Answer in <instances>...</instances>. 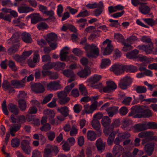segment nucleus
<instances>
[{
  "instance_id": "obj_41",
  "label": "nucleus",
  "mask_w": 157,
  "mask_h": 157,
  "mask_svg": "<svg viewBox=\"0 0 157 157\" xmlns=\"http://www.w3.org/2000/svg\"><path fill=\"white\" fill-rule=\"evenodd\" d=\"M44 151V157H52V151L49 145L45 148Z\"/></svg>"
},
{
  "instance_id": "obj_19",
  "label": "nucleus",
  "mask_w": 157,
  "mask_h": 157,
  "mask_svg": "<svg viewBox=\"0 0 157 157\" xmlns=\"http://www.w3.org/2000/svg\"><path fill=\"white\" fill-rule=\"evenodd\" d=\"M8 108L9 111L13 113V114L17 115L19 112L17 105L12 103H9L8 105Z\"/></svg>"
},
{
  "instance_id": "obj_37",
  "label": "nucleus",
  "mask_w": 157,
  "mask_h": 157,
  "mask_svg": "<svg viewBox=\"0 0 157 157\" xmlns=\"http://www.w3.org/2000/svg\"><path fill=\"white\" fill-rule=\"evenodd\" d=\"M37 28L40 30H44L48 28V26L45 22H41L37 25Z\"/></svg>"
},
{
  "instance_id": "obj_60",
  "label": "nucleus",
  "mask_w": 157,
  "mask_h": 157,
  "mask_svg": "<svg viewBox=\"0 0 157 157\" xmlns=\"http://www.w3.org/2000/svg\"><path fill=\"white\" fill-rule=\"evenodd\" d=\"M82 109V106L80 105L77 104L75 105L73 107L74 112L77 113H79Z\"/></svg>"
},
{
  "instance_id": "obj_34",
  "label": "nucleus",
  "mask_w": 157,
  "mask_h": 157,
  "mask_svg": "<svg viewBox=\"0 0 157 157\" xmlns=\"http://www.w3.org/2000/svg\"><path fill=\"white\" fill-rule=\"evenodd\" d=\"M140 12L143 14H148L151 10L150 7L147 6L141 5L139 7Z\"/></svg>"
},
{
  "instance_id": "obj_8",
  "label": "nucleus",
  "mask_w": 157,
  "mask_h": 157,
  "mask_svg": "<svg viewBox=\"0 0 157 157\" xmlns=\"http://www.w3.org/2000/svg\"><path fill=\"white\" fill-rule=\"evenodd\" d=\"M124 149L120 145H115L113 149V154L115 157H120L124 152Z\"/></svg>"
},
{
  "instance_id": "obj_11",
  "label": "nucleus",
  "mask_w": 157,
  "mask_h": 157,
  "mask_svg": "<svg viewBox=\"0 0 157 157\" xmlns=\"http://www.w3.org/2000/svg\"><path fill=\"white\" fill-rule=\"evenodd\" d=\"M144 109V107L143 106H133L131 108V112L128 113V116H132L136 113H142Z\"/></svg>"
},
{
  "instance_id": "obj_59",
  "label": "nucleus",
  "mask_w": 157,
  "mask_h": 157,
  "mask_svg": "<svg viewBox=\"0 0 157 157\" xmlns=\"http://www.w3.org/2000/svg\"><path fill=\"white\" fill-rule=\"evenodd\" d=\"M79 89L80 91L81 94L83 95L86 96L88 94L86 87L84 86L83 85H80Z\"/></svg>"
},
{
  "instance_id": "obj_21",
  "label": "nucleus",
  "mask_w": 157,
  "mask_h": 157,
  "mask_svg": "<svg viewBox=\"0 0 157 157\" xmlns=\"http://www.w3.org/2000/svg\"><path fill=\"white\" fill-rule=\"evenodd\" d=\"M139 51L137 49H135L130 52H128L126 55V57L129 59H136L138 57L137 55Z\"/></svg>"
},
{
  "instance_id": "obj_45",
  "label": "nucleus",
  "mask_w": 157,
  "mask_h": 157,
  "mask_svg": "<svg viewBox=\"0 0 157 157\" xmlns=\"http://www.w3.org/2000/svg\"><path fill=\"white\" fill-rule=\"evenodd\" d=\"M111 61L109 59H103L102 60V63L100 66L102 68L106 67L110 65Z\"/></svg>"
},
{
  "instance_id": "obj_22",
  "label": "nucleus",
  "mask_w": 157,
  "mask_h": 157,
  "mask_svg": "<svg viewBox=\"0 0 157 157\" xmlns=\"http://www.w3.org/2000/svg\"><path fill=\"white\" fill-rule=\"evenodd\" d=\"M101 78V75H94L93 77L89 78L88 80L89 81L90 84H95L97 83Z\"/></svg>"
},
{
  "instance_id": "obj_36",
  "label": "nucleus",
  "mask_w": 157,
  "mask_h": 157,
  "mask_svg": "<svg viewBox=\"0 0 157 157\" xmlns=\"http://www.w3.org/2000/svg\"><path fill=\"white\" fill-rule=\"evenodd\" d=\"M146 48L145 50V52L147 54L153 53L154 51L153 49L154 48L153 45L152 43H148V45H146Z\"/></svg>"
},
{
  "instance_id": "obj_50",
  "label": "nucleus",
  "mask_w": 157,
  "mask_h": 157,
  "mask_svg": "<svg viewBox=\"0 0 157 157\" xmlns=\"http://www.w3.org/2000/svg\"><path fill=\"white\" fill-rule=\"evenodd\" d=\"M132 124V121L128 119H124V120L123 123V126L124 129H125V128L131 125Z\"/></svg>"
},
{
  "instance_id": "obj_64",
  "label": "nucleus",
  "mask_w": 157,
  "mask_h": 157,
  "mask_svg": "<svg viewBox=\"0 0 157 157\" xmlns=\"http://www.w3.org/2000/svg\"><path fill=\"white\" fill-rule=\"evenodd\" d=\"M48 139L50 141H52L56 137V134L53 132H50L47 133Z\"/></svg>"
},
{
  "instance_id": "obj_26",
  "label": "nucleus",
  "mask_w": 157,
  "mask_h": 157,
  "mask_svg": "<svg viewBox=\"0 0 157 157\" xmlns=\"http://www.w3.org/2000/svg\"><path fill=\"white\" fill-rule=\"evenodd\" d=\"M123 68L125 71L131 73H135L138 71V68L132 65H124Z\"/></svg>"
},
{
  "instance_id": "obj_54",
  "label": "nucleus",
  "mask_w": 157,
  "mask_h": 157,
  "mask_svg": "<svg viewBox=\"0 0 157 157\" xmlns=\"http://www.w3.org/2000/svg\"><path fill=\"white\" fill-rule=\"evenodd\" d=\"M59 99V103L61 105H63L68 103L70 99L69 97H67Z\"/></svg>"
},
{
  "instance_id": "obj_42",
  "label": "nucleus",
  "mask_w": 157,
  "mask_h": 157,
  "mask_svg": "<svg viewBox=\"0 0 157 157\" xmlns=\"http://www.w3.org/2000/svg\"><path fill=\"white\" fill-rule=\"evenodd\" d=\"M106 83L112 92L114 91L117 87V85L113 81H107Z\"/></svg>"
},
{
  "instance_id": "obj_10",
  "label": "nucleus",
  "mask_w": 157,
  "mask_h": 157,
  "mask_svg": "<svg viewBox=\"0 0 157 157\" xmlns=\"http://www.w3.org/2000/svg\"><path fill=\"white\" fill-rule=\"evenodd\" d=\"M91 73L90 69L88 66H85L83 69L78 72L77 75L81 78H86Z\"/></svg>"
},
{
  "instance_id": "obj_40",
  "label": "nucleus",
  "mask_w": 157,
  "mask_h": 157,
  "mask_svg": "<svg viewBox=\"0 0 157 157\" xmlns=\"http://www.w3.org/2000/svg\"><path fill=\"white\" fill-rule=\"evenodd\" d=\"M116 133H113L110 134L107 139V144L111 146L114 142V139Z\"/></svg>"
},
{
  "instance_id": "obj_49",
  "label": "nucleus",
  "mask_w": 157,
  "mask_h": 157,
  "mask_svg": "<svg viewBox=\"0 0 157 157\" xmlns=\"http://www.w3.org/2000/svg\"><path fill=\"white\" fill-rule=\"evenodd\" d=\"M144 118H149L152 116V113L149 109H144L143 113Z\"/></svg>"
},
{
  "instance_id": "obj_20",
  "label": "nucleus",
  "mask_w": 157,
  "mask_h": 157,
  "mask_svg": "<svg viewBox=\"0 0 157 157\" xmlns=\"http://www.w3.org/2000/svg\"><path fill=\"white\" fill-rule=\"evenodd\" d=\"M10 84L11 85L16 88L21 87L24 86L23 81L16 79L12 80L10 82Z\"/></svg>"
},
{
  "instance_id": "obj_31",
  "label": "nucleus",
  "mask_w": 157,
  "mask_h": 157,
  "mask_svg": "<svg viewBox=\"0 0 157 157\" xmlns=\"http://www.w3.org/2000/svg\"><path fill=\"white\" fill-rule=\"evenodd\" d=\"M113 50V46L111 44H108L105 49L103 52V55H108L110 54Z\"/></svg>"
},
{
  "instance_id": "obj_56",
  "label": "nucleus",
  "mask_w": 157,
  "mask_h": 157,
  "mask_svg": "<svg viewBox=\"0 0 157 157\" xmlns=\"http://www.w3.org/2000/svg\"><path fill=\"white\" fill-rule=\"evenodd\" d=\"M20 143L19 140L18 138L13 139L11 140V145L13 147H18Z\"/></svg>"
},
{
  "instance_id": "obj_35",
  "label": "nucleus",
  "mask_w": 157,
  "mask_h": 157,
  "mask_svg": "<svg viewBox=\"0 0 157 157\" xmlns=\"http://www.w3.org/2000/svg\"><path fill=\"white\" fill-rule=\"evenodd\" d=\"M55 63L50 61L44 64L42 67V68L44 70H50L56 66Z\"/></svg>"
},
{
  "instance_id": "obj_12",
  "label": "nucleus",
  "mask_w": 157,
  "mask_h": 157,
  "mask_svg": "<svg viewBox=\"0 0 157 157\" xmlns=\"http://www.w3.org/2000/svg\"><path fill=\"white\" fill-rule=\"evenodd\" d=\"M28 18L31 17V23L33 24H36L39 22L43 20L39 13H33L28 16Z\"/></svg>"
},
{
  "instance_id": "obj_30",
  "label": "nucleus",
  "mask_w": 157,
  "mask_h": 157,
  "mask_svg": "<svg viewBox=\"0 0 157 157\" xmlns=\"http://www.w3.org/2000/svg\"><path fill=\"white\" fill-rule=\"evenodd\" d=\"M114 128L111 124L109 125L108 126L104 128L103 131L104 132L106 136H108L109 134L113 133H116L113 132Z\"/></svg>"
},
{
  "instance_id": "obj_15",
  "label": "nucleus",
  "mask_w": 157,
  "mask_h": 157,
  "mask_svg": "<svg viewBox=\"0 0 157 157\" xmlns=\"http://www.w3.org/2000/svg\"><path fill=\"white\" fill-rule=\"evenodd\" d=\"M119 107L116 106H113L107 108L106 111L109 116V117H112L118 112Z\"/></svg>"
},
{
  "instance_id": "obj_51",
  "label": "nucleus",
  "mask_w": 157,
  "mask_h": 157,
  "mask_svg": "<svg viewBox=\"0 0 157 157\" xmlns=\"http://www.w3.org/2000/svg\"><path fill=\"white\" fill-rule=\"evenodd\" d=\"M8 64L9 67L12 70L14 71H17V68L16 67L15 63L13 61L11 60L9 61Z\"/></svg>"
},
{
  "instance_id": "obj_23",
  "label": "nucleus",
  "mask_w": 157,
  "mask_h": 157,
  "mask_svg": "<svg viewBox=\"0 0 157 157\" xmlns=\"http://www.w3.org/2000/svg\"><path fill=\"white\" fill-rule=\"evenodd\" d=\"M136 130L138 132H141L147 129V124H136L134 126Z\"/></svg>"
},
{
  "instance_id": "obj_52",
  "label": "nucleus",
  "mask_w": 157,
  "mask_h": 157,
  "mask_svg": "<svg viewBox=\"0 0 157 157\" xmlns=\"http://www.w3.org/2000/svg\"><path fill=\"white\" fill-rule=\"evenodd\" d=\"M42 125L43 126L40 128V130L42 131L47 132L51 129V126L48 123Z\"/></svg>"
},
{
  "instance_id": "obj_13",
  "label": "nucleus",
  "mask_w": 157,
  "mask_h": 157,
  "mask_svg": "<svg viewBox=\"0 0 157 157\" xmlns=\"http://www.w3.org/2000/svg\"><path fill=\"white\" fill-rule=\"evenodd\" d=\"M106 144V143L103 142L101 138H98L96 143V146L98 151L100 152L104 151L105 150Z\"/></svg>"
},
{
  "instance_id": "obj_4",
  "label": "nucleus",
  "mask_w": 157,
  "mask_h": 157,
  "mask_svg": "<svg viewBox=\"0 0 157 157\" xmlns=\"http://www.w3.org/2000/svg\"><path fill=\"white\" fill-rule=\"evenodd\" d=\"M44 86L42 83H36L32 85L31 86L32 90L36 93H41L45 91Z\"/></svg>"
},
{
  "instance_id": "obj_27",
  "label": "nucleus",
  "mask_w": 157,
  "mask_h": 157,
  "mask_svg": "<svg viewBox=\"0 0 157 157\" xmlns=\"http://www.w3.org/2000/svg\"><path fill=\"white\" fill-rule=\"evenodd\" d=\"M87 139L91 141L94 140L97 138V132H95L94 131L89 130L87 132Z\"/></svg>"
},
{
  "instance_id": "obj_39",
  "label": "nucleus",
  "mask_w": 157,
  "mask_h": 157,
  "mask_svg": "<svg viewBox=\"0 0 157 157\" xmlns=\"http://www.w3.org/2000/svg\"><path fill=\"white\" fill-rule=\"evenodd\" d=\"M56 66L55 69L56 70L59 71L65 68L66 64L64 63L57 62L55 63Z\"/></svg>"
},
{
  "instance_id": "obj_28",
  "label": "nucleus",
  "mask_w": 157,
  "mask_h": 157,
  "mask_svg": "<svg viewBox=\"0 0 157 157\" xmlns=\"http://www.w3.org/2000/svg\"><path fill=\"white\" fill-rule=\"evenodd\" d=\"M33 9L28 6H22L18 8V11L20 13H28L30 11H33Z\"/></svg>"
},
{
  "instance_id": "obj_18",
  "label": "nucleus",
  "mask_w": 157,
  "mask_h": 157,
  "mask_svg": "<svg viewBox=\"0 0 157 157\" xmlns=\"http://www.w3.org/2000/svg\"><path fill=\"white\" fill-rule=\"evenodd\" d=\"M57 39V36L55 33H51L46 35L45 39L47 43L56 41Z\"/></svg>"
},
{
  "instance_id": "obj_57",
  "label": "nucleus",
  "mask_w": 157,
  "mask_h": 157,
  "mask_svg": "<svg viewBox=\"0 0 157 157\" xmlns=\"http://www.w3.org/2000/svg\"><path fill=\"white\" fill-rule=\"evenodd\" d=\"M143 20L146 23L151 27L155 25L154 20L152 18H144Z\"/></svg>"
},
{
  "instance_id": "obj_33",
  "label": "nucleus",
  "mask_w": 157,
  "mask_h": 157,
  "mask_svg": "<svg viewBox=\"0 0 157 157\" xmlns=\"http://www.w3.org/2000/svg\"><path fill=\"white\" fill-rule=\"evenodd\" d=\"M58 111L60 112L64 117L69 116L68 108L66 106L61 107L60 108L58 109Z\"/></svg>"
},
{
  "instance_id": "obj_48",
  "label": "nucleus",
  "mask_w": 157,
  "mask_h": 157,
  "mask_svg": "<svg viewBox=\"0 0 157 157\" xmlns=\"http://www.w3.org/2000/svg\"><path fill=\"white\" fill-rule=\"evenodd\" d=\"M115 37L117 41L121 42L122 44H124L125 42V39L123 36L120 33L117 34L115 36Z\"/></svg>"
},
{
  "instance_id": "obj_46",
  "label": "nucleus",
  "mask_w": 157,
  "mask_h": 157,
  "mask_svg": "<svg viewBox=\"0 0 157 157\" xmlns=\"http://www.w3.org/2000/svg\"><path fill=\"white\" fill-rule=\"evenodd\" d=\"M147 129H157V124L155 122H151L147 123Z\"/></svg>"
},
{
  "instance_id": "obj_61",
  "label": "nucleus",
  "mask_w": 157,
  "mask_h": 157,
  "mask_svg": "<svg viewBox=\"0 0 157 157\" xmlns=\"http://www.w3.org/2000/svg\"><path fill=\"white\" fill-rule=\"evenodd\" d=\"M32 157H42V155L40 151L37 149L33 151Z\"/></svg>"
},
{
  "instance_id": "obj_44",
  "label": "nucleus",
  "mask_w": 157,
  "mask_h": 157,
  "mask_svg": "<svg viewBox=\"0 0 157 157\" xmlns=\"http://www.w3.org/2000/svg\"><path fill=\"white\" fill-rule=\"evenodd\" d=\"M109 21L111 23L109 25V26L111 27L117 28L120 26L121 25L117 20H113L112 19H109Z\"/></svg>"
},
{
  "instance_id": "obj_9",
  "label": "nucleus",
  "mask_w": 157,
  "mask_h": 157,
  "mask_svg": "<svg viewBox=\"0 0 157 157\" xmlns=\"http://www.w3.org/2000/svg\"><path fill=\"white\" fill-rule=\"evenodd\" d=\"M123 68H124L123 65L115 64L111 67V71L116 75H119L125 71V69Z\"/></svg>"
},
{
  "instance_id": "obj_7",
  "label": "nucleus",
  "mask_w": 157,
  "mask_h": 157,
  "mask_svg": "<svg viewBox=\"0 0 157 157\" xmlns=\"http://www.w3.org/2000/svg\"><path fill=\"white\" fill-rule=\"evenodd\" d=\"M20 147L25 153L28 155L30 154L31 152V147L27 140H22L21 144Z\"/></svg>"
},
{
  "instance_id": "obj_24",
  "label": "nucleus",
  "mask_w": 157,
  "mask_h": 157,
  "mask_svg": "<svg viewBox=\"0 0 157 157\" xmlns=\"http://www.w3.org/2000/svg\"><path fill=\"white\" fill-rule=\"evenodd\" d=\"M44 115L47 118L48 117L50 120L51 119H53L55 116V113L53 110L49 109H46L44 111Z\"/></svg>"
},
{
  "instance_id": "obj_16",
  "label": "nucleus",
  "mask_w": 157,
  "mask_h": 157,
  "mask_svg": "<svg viewBox=\"0 0 157 157\" xmlns=\"http://www.w3.org/2000/svg\"><path fill=\"white\" fill-rule=\"evenodd\" d=\"M22 40L27 44L31 43L33 41L31 35L29 33L25 32L21 34Z\"/></svg>"
},
{
  "instance_id": "obj_25",
  "label": "nucleus",
  "mask_w": 157,
  "mask_h": 157,
  "mask_svg": "<svg viewBox=\"0 0 157 157\" xmlns=\"http://www.w3.org/2000/svg\"><path fill=\"white\" fill-rule=\"evenodd\" d=\"M154 135L153 132L152 131H145L140 133L138 134V137L143 138L145 137L152 136Z\"/></svg>"
},
{
  "instance_id": "obj_63",
  "label": "nucleus",
  "mask_w": 157,
  "mask_h": 157,
  "mask_svg": "<svg viewBox=\"0 0 157 157\" xmlns=\"http://www.w3.org/2000/svg\"><path fill=\"white\" fill-rule=\"evenodd\" d=\"M11 86V84L7 80L3 81L2 84V88L5 91H6Z\"/></svg>"
},
{
  "instance_id": "obj_3",
  "label": "nucleus",
  "mask_w": 157,
  "mask_h": 157,
  "mask_svg": "<svg viewBox=\"0 0 157 157\" xmlns=\"http://www.w3.org/2000/svg\"><path fill=\"white\" fill-rule=\"evenodd\" d=\"M42 83L44 86H45V87H47L48 90H57L62 88L61 85L57 81H51L49 83L43 82Z\"/></svg>"
},
{
  "instance_id": "obj_58",
  "label": "nucleus",
  "mask_w": 157,
  "mask_h": 157,
  "mask_svg": "<svg viewBox=\"0 0 157 157\" xmlns=\"http://www.w3.org/2000/svg\"><path fill=\"white\" fill-rule=\"evenodd\" d=\"M21 127V125L20 124H14L13 126L10 128V130H11L12 132H14V133H15L20 129Z\"/></svg>"
},
{
  "instance_id": "obj_5",
  "label": "nucleus",
  "mask_w": 157,
  "mask_h": 157,
  "mask_svg": "<svg viewBox=\"0 0 157 157\" xmlns=\"http://www.w3.org/2000/svg\"><path fill=\"white\" fill-rule=\"evenodd\" d=\"M92 127L96 131L98 137L100 136L102 133V131L101 129V124L99 120L94 119L91 121Z\"/></svg>"
},
{
  "instance_id": "obj_29",
  "label": "nucleus",
  "mask_w": 157,
  "mask_h": 157,
  "mask_svg": "<svg viewBox=\"0 0 157 157\" xmlns=\"http://www.w3.org/2000/svg\"><path fill=\"white\" fill-rule=\"evenodd\" d=\"M17 101L19 108L21 111H25L27 106L26 101L25 100H18Z\"/></svg>"
},
{
  "instance_id": "obj_17",
  "label": "nucleus",
  "mask_w": 157,
  "mask_h": 157,
  "mask_svg": "<svg viewBox=\"0 0 157 157\" xmlns=\"http://www.w3.org/2000/svg\"><path fill=\"white\" fill-rule=\"evenodd\" d=\"M20 43L14 44L10 47L7 50V52L9 55H11L17 52L19 49Z\"/></svg>"
},
{
  "instance_id": "obj_62",
  "label": "nucleus",
  "mask_w": 157,
  "mask_h": 157,
  "mask_svg": "<svg viewBox=\"0 0 157 157\" xmlns=\"http://www.w3.org/2000/svg\"><path fill=\"white\" fill-rule=\"evenodd\" d=\"M17 97L19 100H25L27 97V94L24 91H20L18 94Z\"/></svg>"
},
{
  "instance_id": "obj_6",
  "label": "nucleus",
  "mask_w": 157,
  "mask_h": 157,
  "mask_svg": "<svg viewBox=\"0 0 157 157\" xmlns=\"http://www.w3.org/2000/svg\"><path fill=\"white\" fill-rule=\"evenodd\" d=\"M63 73L65 76L69 78L67 80L68 83H71L75 80L76 75L72 70L65 69L63 71Z\"/></svg>"
},
{
  "instance_id": "obj_38",
  "label": "nucleus",
  "mask_w": 157,
  "mask_h": 157,
  "mask_svg": "<svg viewBox=\"0 0 157 157\" xmlns=\"http://www.w3.org/2000/svg\"><path fill=\"white\" fill-rule=\"evenodd\" d=\"M20 40V35L17 33H15L13 35L12 37L10 39L12 43H15L18 42Z\"/></svg>"
},
{
  "instance_id": "obj_53",
  "label": "nucleus",
  "mask_w": 157,
  "mask_h": 157,
  "mask_svg": "<svg viewBox=\"0 0 157 157\" xmlns=\"http://www.w3.org/2000/svg\"><path fill=\"white\" fill-rule=\"evenodd\" d=\"M120 115L121 116L125 115L128 112V109L125 106H123L121 107L119 110Z\"/></svg>"
},
{
  "instance_id": "obj_1",
  "label": "nucleus",
  "mask_w": 157,
  "mask_h": 157,
  "mask_svg": "<svg viewBox=\"0 0 157 157\" xmlns=\"http://www.w3.org/2000/svg\"><path fill=\"white\" fill-rule=\"evenodd\" d=\"M85 49L86 56L89 58H96L99 55V49L95 44L87 45L84 47Z\"/></svg>"
},
{
  "instance_id": "obj_43",
  "label": "nucleus",
  "mask_w": 157,
  "mask_h": 157,
  "mask_svg": "<svg viewBox=\"0 0 157 157\" xmlns=\"http://www.w3.org/2000/svg\"><path fill=\"white\" fill-rule=\"evenodd\" d=\"M136 90L138 94H143L146 92L147 90L145 86H138L136 89Z\"/></svg>"
},
{
  "instance_id": "obj_14",
  "label": "nucleus",
  "mask_w": 157,
  "mask_h": 157,
  "mask_svg": "<svg viewBox=\"0 0 157 157\" xmlns=\"http://www.w3.org/2000/svg\"><path fill=\"white\" fill-rule=\"evenodd\" d=\"M154 148V143H149L145 146L144 150L148 156H150L152 154Z\"/></svg>"
},
{
  "instance_id": "obj_32",
  "label": "nucleus",
  "mask_w": 157,
  "mask_h": 157,
  "mask_svg": "<svg viewBox=\"0 0 157 157\" xmlns=\"http://www.w3.org/2000/svg\"><path fill=\"white\" fill-rule=\"evenodd\" d=\"M111 122V119L107 116H104L101 121V124L104 128L109 125Z\"/></svg>"
},
{
  "instance_id": "obj_47",
  "label": "nucleus",
  "mask_w": 157,
  "mask_h": 157,
  "mask_svg": "<svg viewBox=\"0 0 157 157\" xmlns=\"http://www.w3.org/2000/svg\"><path fill=\"white\" fill-rule=\"evenodd\" d=\"M68 54V51L62 52L61 51L60 54V60L62 61H65L66 60L67 55Z\"/></svg>"
},
{
  "instance_id": "obj_2",
  "label": "nucleus",
  "mask_w": 157,
  "mask_h": 157,
  "mask_svg": "<svg viewBox=\"0 0 157 157\" xmlns=\"http://www.w3.org/2000/svg\"><path fill=\"white\" fill-rule=\"evenodd\" d=\"M132 79L130 77L126 76L123 78L119 82L118 86L122 90H126L132 83Z\"/></svg>"
},
{
  "instance_id": "obj_55",
  "label": "nucleus",
  "mask_w": 157,
  "mask_h": 157,
  "mask_svg": "<svg viewBox=\"0 0 157 157\" xmlns=\"http://www.w3.org/2000/svg\"><path fill=\"white\" fill-rule=\"evenodd\" d=\"M44 14L49 16L50 17V19L51 20H52L53 21H55V18L53 16L54 14V13L52 10L48 11V9H47L46 12H45V13Z\"/></svg>"
}]
</instances>
